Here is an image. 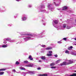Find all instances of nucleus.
I'll use <instances>...</instances> for the list:
<instances>
[{"label": "nucleus", "instance_id": "f257e3e1", "mask_svg": "<svg viewBox=\"0 0 76 76\" xmlns=\"http://www.w3.org/2000/svg\"><path fill=\"white\" fill-rule=\"evenodd\" d=\"M60 65L61 66H66V65H68V64L66 62H64L61 64Z\"/></svg>", "mask_w": 76, "mask_h": 76}, {"label": "nucleus", "instance_id": "f03ea898", "mask_svg": "<svg viewBox=\"0 0 76 76\" xmlns=\"http://www.w3.org/2000/svg\"><path fill=\"white\" fill-rule=\"evenodd\" d=\"M10 40H11L10 39H9V38H7L6 39H4V41H5L4 42V43H5V44H6V43H7V42L6 41H5V40H6L7 41H10Z\"/></svg>", "mask_w": 76, "mask_h": 76}, {"label": "nucleus", "instance_id": "7ed1b4c3", "mask_svg": "<svg viewBox=\"0 0 76 76\" xmlns=\"http://www.w3.org/2000/svg\"><path fill=\"white\" fill-rule=\"evenodd\" d=\"M69 62L67 63L68 65L69 64H72V63H73V61L71 60H69L68 61Z\"/></svg>", "mask_w": 76, "mask_h": 76}, {"label": "nucleus", "instance_id": "20e7f679", "mask_svg": "<svg viewBox=\"0 0 76 76\" xmlns=\"http://www.w3.org/2000/svg\"><path fill=\"white\" fill-rule=\"evenodd\" d=\"M67 9V7L65 6H64L63 7L62 10H66Z\"/></svg>", "mask_w": 76, "mask_h": 76}, {"label": "nucleus", "instance_id": "39448f33", "mask_svg": "<svg viewBox=\"0 0 76 76\" xmlns=\"http://www.w3.org/2000/svg\"><path fill=\"white\" fill-rule=\"evenodd\" d=\"M24 35H27V36H31V37H32V36H33V35H32V34L31 33L26 34H24Z\"/></svg>", "mask_w": 76, "mask_h": 76}, {"label": "nucleus", "instance_id": "423d86ee", "mask_svg": "<svg viewBox=\"0 0 76 76\" xmlns=\"http://www.w3.org/2000/svg\"><path fill=\"white\" fill-rule=\"evenodd\" d=\"M39 76H47L48 75L47 74H40L39 75Z\"/></svg>", "mask_w": 76, "mask_h": 76}, {"label": "nucleus", "instance_id": "0eeeda50", "mask_svg": "<svg viewBox=\"0 0 76 76\" xmlns=\"http://www.w3.org/2000/svg\"><path fill=\"white\" fill-rule=\"evenodd\" d=\"M32 56H30L28 57V58L29 59H30V60H33V58H32Z\"/></svg>", "mask_w": 76, "mask_h": 76}, {"label": "nucleus", "instance_id": "6e6552de", "mask_svg": "<svg viewBox=\"0 0 76 76\" xmlns=\"http://www.w3.org/2000/svg\"><path fill=\"white\" fill-rule=\"evenodd\" d=\"M52 48H53L51 47H49L46 48V50H51V49H52Z\"/></svg>", "mask_w": 76, "mask_h": 76}, {"label": "nucleus", "instance_id": "1a4fd4ad", "mask_svg": "<svg viewBox=\"0 0 76 76\" xmlns=\"http://www.w3.org/2000/svg\"><path fill=\"white\" fill-rule=\"evenodd\" d=\"M41 59L42 60H45V56H42L41 57Z\"/></svg>", "mask_w": 76, "mask_h": 76}, {"label": "nucleus", "instance_id": "9d476101", "mask_svg": "<svg viewBox=\"0 0 76 76\" xmlns=\"http://www.w3.org/2000/svg\"><path fill=\"white\" fill-rule=\"evenodd\" d=\"M26 67H33V65L29 64L28 65H26Z\"/></svg>", "mask_w": 76, "mask_h": 76}, {"label": "nucleus", "instance_id": "9b49d317", "mask_svg": "<svg viewBox=\"0 0 76 76\" xmlns=\"http://www.w3.org/2000/svg\"><path fill=\"white\" fill-rule=\"evenodd\" d=\"M54 65H55V64H54V63H51V64H50V66H54Z\"/></svg>", "mask_w": 76, "mask_h": 76}, {"label": "nucleus", "instance_id": "f8f14e48", "mask_svg": "<svg viewBox=\"0 0 76 76\" xmlns=\"http://www.w3.org/2000/svg\"><path fill=\"white\" fill-rule=\"evenodd\" d=\"M6 69L5 68L1 69H0V71H4V70H6Z\"/></svg>", "mask_w": 76, "mask_h": 76}, {"label": "nucleus", "instance_id": "ddd939ff", "mask_svg": "<svg viewBox=\"0 0 76 76\" xmlns=\"http://www.w3.org/2000/svg\"><path fill=\"white\" fill-rule=\"evenodd\" d=\"M70 76H76V73H73L72 75H70Z\"/></svg>", "mask_w": 76, "mask_h": 76}, {"label": "nucleus", "instance_id": "4468645a", "mask_svg": "<svg viewBox=\"0 0 76 76\" xmlns=\"http://www.w3.org/2000/svg\"><path fill=\"white\" fill-rule=\"evenodd\" d=\"M54 22L55 24H57L58 23V20H55V21H54Z\"/></svg>", "mask_w": 76, "mask_h": 76}, {"label": "nucleus", "instance_id": "2eb2a0df", "mask_svg": "<svg viewBox=\"0 0 76 76\" xmlns=\"http://www.w3.org/2000/svg\"><path fill=\"white\" fill-rule=\"evenodd\" d=\"M47 56H52V54H51V53H48L47 54Z\"/></svg>", "mask_w": 76, "mask_h": 76}, {"label": "nucleus", "instance_id": "dca6fc26", "mask_svg": "<svg viewBox=\"0 0 76 76\" xmlns=\"http://www.w3.org/2000/svg\"><path fill=\"white\" fill-rule=\"evenodd\" d=\"M23 20H25L26 19V17H24L22 18Z\"/></svg>", "mask_w": 76, "mask_h": 76}, {"label": "nucleus", "instance_id": "f3484780", "mask_svg": "<svg viewBox=\"0 0 76 76\" xmlns=\"http://www.w3.org/2000/svg\"><path fill=\"white\" fill-rule=\"evenodd\" d=\"M4 72H0V75H3V74H4Z\"/></svg>", "mask_w": 76, "mask_h": 76}, {"label": "nucleus", "instance_id": "a211bd4d", "mask_svg": "<svg viewBox=\"0 0 76 76\" xmlns=\"http://www.w3.org/2000/svg\"><path fill=\"white\" fill-rule=\"evenodd\" d=\"M7 47V45H4L2 46V47H3V48H6V47Z\"/></svg>", "mask_w": 76, "mask_h": 76}, {"label": "nucleus", "instance_id": "6ab92c4d", "mask_svg": "<svg viewBox=\"0 0 76 76\" xmlns=\"http://www.w3.org/2000/svg\"><path fill=\"white\" fill-rule=\"evenodd\" d=\"M23 63H28V61H24Z\"/></svg>", "mask_w": 76, "mask_h": 76}, {"label": "nucleus", "instance_id": "aec40b11", "mask_svg": "<svg viewBox=\"0 0 76 76\" xmlns=\"http://www.w3.org/2000/svg\"><path fill=\"white\" fill-rule=\"evenodd\" d=\"M15 64H17V65H18V64H19V62L17 61L16 62Z\"/></svg>", "mask_w": 76, "mask_h": 76}, {"label": "nucleus", "instance_id": "412c9836", "mask_svg": "<svg viewBox=\"0 0 76 76\" xmlns=\"http://www.w3.org/2000/svg\"><path fill=\"white\" fill-rule=\"evenodd\" d=\"M21 70H26V69L25 68H20Z\"/></svg>", "mask_w": 76, "mask_h": 76}, {"label": "nucleus", "instance_id": "4be33fe9", "mask_svg": "<svg viewBox=\"0 0 76 76\" xmlns=\"http://www.w3.org/2000/svg\"><path fill=\"white\" fill-rule=\"evenodd\" d=\"M51 69H56V66H51Z\"/></svg>", "mask_w": 76, "mask_h": 76}, {"label": "nucleus", "instance_id": "5701e85b", "mask_svg": "<svg viewBox=\"0 0 76 76\" xmlns=\"http://www.w3.org/2000/svg\"><path fill=\"white\" fill-rule=\"evenodd\" d=\"M65 53H67V54H69V51L68 50H66V51H65Z\"/></svg>", "mask_w": 76, "mask_h": 76}, {"label": "nucleus", "instance_id": "b1692460", "mask_svg": "<svg viewBox=\"0 0 76 76\" xmlns=\"http://www.w3.org/2000/svg\"><path fill=\"white\" fill-rule=\"evenodd\" d=\"M49 53H50V54H51L53 53V51H50L48 52Z\"/></svg>", "mask_w": 76, "mask_h": 76}, {"label": "nucleus", "instance_id": "393cba45", "mask_svg": "<svg viewBox=\"0 0 76 76\" xmlns=\"http://www.w3.org/2000/svg\"><path fill=\"white\" fill-rule=\"evenodd\" d=\"M63 40L64 41H66V40H67V39L66 38H64L63 39Z\"/></svg>", "mask_w": 76, "mask_h": 76}, {"label": "nucleus", "instance_id": "a878e982", "mask_svg": "<svg viewBox=\"0 0 76 76\" xmlns=\"http://www.w3.org/2000/svg\"><path fill=\"white\" fill-rule=\"evenodd\" d=\"M61 61V60L59 59L57 61V63H59V61Z\"/></svg>", "mask_w": 76, "mask_h": 76}, {"label": "nucleus", "instance_id": "bb28decb", "mask_svg": "<svg viewBox=\"0 0 76 76\" xmlns=\"http://www.w3.org/2000/svg\"><path fill=\"white\" fill-rule=\"evenodd\" d=\"M66 25H63V28H66Z\"/></svg>", "mask_w": 76, "mask_h": 76}, {"label": "nucleus", "instance_id": "cd10ccee", "mask_svg": "<svg viewBox=\"0 0 76 76\" xmlns=\"http://www.w3.org/2000/svg\"><path fill=\"white\" fill-rule=\"evenodd\" d=\"M29 73H32V74L34 73V72L33 71H30L29 72Z\"/></svg>", "mask_w": 76, "mask_h": 76}, {"label": "nucleus", "instance_id": "c85d7f7f", "mask_svg": "<svg viewBox=\"0 0 76 76\" xmlns=\"http://www.w3.org/2000/svg\"><path fill=\"white\" fill-rule=\"evenodd\" d=\"M54 56L55 57H58V55H55Z\"/></svg>", "mask_w": 76, "mask_h": 76}, {"label": "nucleus", "instance_id": "c756f323", "mask_svg": "<svg viewBox=\"0 0 76 76\" xmlns=\"http://www.w3.org/2000/svg\"><path fill=\"white\" fill-rule=\"evenodd\" d=\"M58 44H61V42L60 41H58Z\"/></svg>", "mask_w": 76, "mask_h": 76}, {"label": "nucleus", "instance_id": "7c9ffc66", "mask_svg": "<svg viewBox=\"0 0 76 76\" xmlns=\"http://www.w3.org/2000/svg\"><path fill=\"white\" fill-rule=\"evenodd\" d=\"M37 70H41V68H40V67L38 68Z\"/></svg>", "mask_w": 76, "mask_h": 76}, {"label": "nucleus", "instance_id": "2f4dec72", "mask_svg": "<svg viewBox=\"0 0 76 76\" xmlns=\"http://www.w3.org/2000/svg\"><path fill=\"white\" fill-rule=\"evenodd\" d=\"M12 71L13 72H16V70L15 69H13Z\"/></svg>", "mask_w": 76, "mask_h": 76}, {"label": "nucleus", "instance_id": "473e14b6", "mask_svg": "<svg viewBox=\"0 0 76 76\" xmlns=\"http://www.w3.org/2000/svg\"><path fill=\"white\" fill-rule=\"evenodd\" d=\"M42 47H45V45H43L42 46Z\"/></svg>", "mask_w": 76, "mask_h": 76}, {"label": "nucleus", "instance_id": "72a5a7b5", "mask_svg": "<svg viewBox=\"0 0 76 76\" xmlns=\"http://www.w3.org/2000/svg\"><path fill=\"white\" fill-rule=\"evenodd\" d=\"M48 7H49V8H50V5H48Z\"/></svg>", "mask_w": 76, "mask_h": 76}, {"label": "nucleus", "instance_id": "f704fd0d", "mask_svg": "<svg viewBox=\"0 0 76 76\" xmlns=\"http://www.w3.org/2000/svg\"><path fill=\"white\" fill-rule=\"evenodd\" d=\"M72 48H73V47L72 46H71L70 47V48H71V49H72Z\"/></svg>", "mask_w": 76, "mask_h": 76}, {"label": "nucleus", "instance_id": "c9c22d12", "mask_svg": "<svg viewBox=\"0 0 76 76\" xmlns=\"http://www.w3.org/2000/svg\"><path fill=\"white\" fill-rule=\"evenodd\" d=\"M39 62H42V61L41 60H39Z\"/></svg>", "mask_w": 76, "mask_h": 76}, {"label": "nucleus", "instance_id": "e433bc0d", "mask_svg": "<svg viewBox=\"0 0 76 76\" xmlns=\"http://www.w3.org/2000/svg\"><path fill=\"white\" fill-rule=\"evenodd\" d=\"M74 39L76 41V38H74Z\"/></svg>", "mask_w": 76, "mask_h": 76}, {"label": "nucleus", "instance_id": "4c0bfd02", "mask_svg": "<svg viewBox=\"0 0 76 76\" xmlns=\"http://www.w3.org/2000/svg\"><path fill=\"white\" fill-rule=\"evenodd\" d=\"M31 37H27V38H30Z\"/></svg>", "mask_w": 76, "mask_h": 76}, {"label": "nucleus", "instance_id": "58836bf2", "mask_svg": "<svg viewBox=\"0 0 76 76\" xmlns=\"http://www.w3.org/2000/svg\"><path fill=\"white\" fill-rule=\"evenodd\" d=\"M67 29H70V28H68V27H66Z\"/></svg>", "mask_w": 76, "mask_h": 76}, {"label": "nucleus", "instance_id": "ea45409f", "mask_svg": "<svg viewBox=\"0 0 76 76\" xmlns=\"http://www.w3.org/2000/svg\"><path fill=\"white\" fill-rule=\"evenodd\" d=\"M42 7H43V6H42V7H41L42 8Z\"/></svg>", "mask_w": 76, "mask_h": 76}, {"label": "nucleus", "instance_id": "a19ab883", "mask_svg": "<svg viewBox=\"0 0 76 76\" xmlns=\"http://www.w3.org/2000/svg\"><path fill=\"white\" fill-rule=\"evenodd\" d=\"M75 72H76V71H75Z\"/></svg>", "mask_w": 76, "mask_h": 76}]
</instances>
